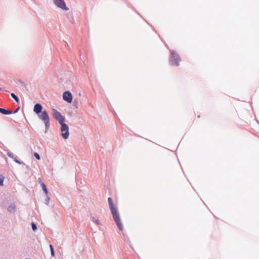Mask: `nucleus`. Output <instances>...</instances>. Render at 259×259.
I'll use <instances>...</instances> for the list:
<instances>
[{"label":"nucleus","instance_id":"14","mask_svg":"<svg viewBox=\"0 0 259 259\" xmlns=\"http://www.w3.org/2000/svg\"><path fill=\"white\" fill-rule=\"evenodd\" d=\"M14 161L19 164H25L23 161L19 160L16 157H15L13 159Z\"/></svg>","mask_w":259,"mask_h":259},{"label":"nucleus","instance_id":"4","mask_svg":"<svg viewBox=\"0 0 259 259\" xmlns=\"http://www.w3.org/2000/svg\"><path fill=\"white\" fill-rule=\"evenodd\" d=\"M53 116L58 121L59 123L63 122L65 121V118L62 115L60 112L57 111L56 109H53Z\"/></svg>","mask_w":259,"mask_h":259},{"label":"nucleus","instance_id":"20","mask_svg":"<svg viewBox=\"0 0 259 259\" xmlns=\"http://www.w3.org/2000/svg\"><path fill=\"white\" fill-rule=\"evenodd\" d=\"M92 221L98 225L100 224L99 221L98 220H96L94 217L92 218Z\"/></svg>","mask_w":259,"mask_h":259},{"label":"nucleus","instance_id":"17","mask_svg":"<svg viewBox=\"0 0 259 259\" xmlns=\"http://www.w3.org/2000/svg\"><path fill=\"white\" fill-rule=\"evenodd\" d=\"M31 227L32 230L34 231H36L37 229L36 225L33 222L31 223Z\"/></svg>","mask_w":259,"mask_h":259},{"label":"nucleus","instance_id":"7","mask_svg":"<svg viewBox=\"0 0 259 259\" xmlns=\"http://www.w3.org/2000/svg\"><path fill=\"white\" fill-rule=\"evenodd\" d=\"M36 115H37L39 119H40L42 121L49 119V114L46 110H43L41 111V112H40L39 114Z\"/></svg>","mask_w":259,"mask_h":259},{"label":"nucleus","instance_id":"5","mask_svg":"<svg viewBox=\"0 0 259 259\" xmlns=\"http://www.w3.org/2000/svg\"><path fill=\"white\" fill-rule=\"evenodd\" d=\"M53 2L57 7L63 10L68 11L69 10L64 0H53Z\"/></svg>","mask_w":259,"mask_h":259},{"label":"nucleus","instance_id":"15","mask_svg":"<svg viewBox=\"0 0 259 259\" xmlns=\"http://www.w3.org/2000/svg\"><path fill=\"white\" fill-rule=\"evenodd\" d=\"M50 250H51V255L53 256H55V252H54V250L53 245L52 244H50Z\"/></svg>","mask_w":259,"mask_h":259},{"label":"nucleus","instance_id":"26","mask_svg":"<svg viewBox=\"0 0 259 259\" xmlns=\"http://www.w3.org/2000/svg\"><path fill=\"white\" fill-rule=\"evenodd\" d=\"M25 259H27V258H25Z\"/></svg>","mask_w":259,"mask_h":259},{"label":"nucleus","instance_id":"8","mask_svg":"<svg viewBox=\"0 0 259 259\" xmlns=\"http://www.w3.org/2000/svg\"><path fill=\"white\" fill-rule=\"evenodd\" d=\"M43 107L40 103H36L34 105V108H33V112L36 114H39L40 112H41L42 111Z\"/></svg>","mask_w":259,"mask_h":259},{"label":"nucleus","instance_id":"1","mask_svg":"<svg viewBox=\"0 0 259 259\" xmlns=\"http://www.w3.org/2000/svg\"><path fill=\"white\" fill-rule=\"evenodd\" d=\"M108 202L114 221L116 225H117V227L118 228V229L120 231H122L123 230V225L120 221V218L118 210L115 207L113 200L111 197H108Z\"/></svg>","mask_w":259,"mask_h":259},{"label":"nucleus","instance_id":"10","mask_svg":"<svg viewBox=\"0 0 259 259\" xmlns=\"http://www.w3.org/2000/svg\"><path fill=\"white\" fill-rule=\"evenodd\" d=\"M8 211L10 213H14L16 210V205L14 203L10 205L8 207Z\"/></svg>","mask_w":259,"mask_h":259},{"label":"nucleus","instance_id":"9","mask_svg":"<svg viewBox=\"0 0 259 259\" xmlns=\"http://www.w3.org/2000/svg\"><path fill=\"white\" fill-rule=\"evenodd\" d=\"M0 113L4 115H9L12 114V110L0 107Z\"/></svg>","mask_w":259,"mask_h":259},{"label":"nucleus","instance_id":"3","mask_svg":"<svg viewBox=\"0 0 259 259\" xmlns=\"http://www.w3.org/2000/svg\"><path fill=\"white\" fill-rule=\"evenodd\" d=\"M59 123L61 125V131L62 132L61 136L63 139H67L69 135V126L67 124L64 123V121H63V122H61Z\"/></svg>","mask_w":259,"mask_h":259},{"label":"nucleus","instance_id":"24","mask_svg":"<svg viewBox=\"0 0 259 259\" xmlns=\"http://www.w3.org/2000/svg\"><path fill=\"white\" fill-rule=\"evenodd\" d=\"M20 82L21 83H22V84H23V83H24V82H23L21 81H20Z\"/></svg>","mask_w":259,"mask_h":259},{"label":"nucleus","instance_id":"2","mask_svg":"<svg viewBox=\"0 0 259 259\" xmlns=\"http://www.w3.org/2000/svg\"><path fill=\"white\" fill-rule=\"evenodd\" d=\"M181 59L179 55L173 50L170 51V56L169 58V61L171 65H175L178 66L180 65V62Z\"/></svg>","mask_w":259,"mask_h":259},{"label":"nucleus","instance_id":"18","mask_svg":"<svg viewBox=\"0 0 259 259\" xmlns=\"http://www.w3.org/2000/svg\"><path fill=\"white\" fill-rule=\"evenodd\" d=\"M34 157L37 159L40 160V156L39 154L37 152H34L33 154Z\"/></svg>","mask_w":259,"mask_h":259},{"label":"nucleus","instance_id":"11","mask_svg":"<svg viewBox=\"0 0 259 259\" xmlns=\"http://www.w3.org/2000/svg\"><path fill=\"white\" fill-rule=\"evenodd\" d=\"M44 122L45 124V133H47V131L50 126V119H48L47 120L44 121Z\"/></svg>","mask_w":259,"mask_h":259},{"label":"nucleus","instance_id":"25","mask_svg":"<svg viewBox=\"0 0 259 259\" xmlns=\"http://www.w3.org/2000/svg\"><path fill=\"white\" fill-rule=\"evenodd\" d=\"M2 90V89L0 88V90Z\"/></svg>","mask_w":259,"mask_h":259},{"label":"nucleus","instance_id":"19","mask_svg":"<svg viewBox=\"0 0 259 259\" xmlns=\"http://www.w3.org/2000/svg\"><path fill=\"white\" fill-rule=\"evenodd\" d=\"M7 155L9 157L12 158L13 159H14V158L15 157L14 154L11 153V152H7Z\"/></svg>","mask_w":259,"mask_h":259},{"label":"nucleus","instance_id":"12","mask_svg":"<svg viewBox=\"0 0 259 259\" xmlns=\"http://www.w3.org/2000/svg\"><path fill=\"white\" fill-rule=\"evenodd\" d=\"M40 186H41V188L42 189V190L45 192V193L46 195H48V189L47 188V187H46V185L43 182H41V184H40Z\"/></svg>","mask_w":259,"mask_h":259},{"label":"nucleus","instance_id":"22","mask_svg":"<svg viewBox=\"0 0 259 259\" xmlns=\"http://www.w3.org/2000/svg\"><path fill=\"white\" fill-rule=\"evenodd\" d=\"M49 200L50 198L48 196H47L46 199L45 200V203L46 204H48L49 203Z\"/></svg>","mask_w":259,"mask_h":259},{"label":"nucleus","instance_id":"21","mask_svg":"<svg viewBox=\"0 0 259 259\" xmlns=\"http://www.w3.org/2000/svg\"><path fill=\"white\" fill-rule=\"evenodd\" d=\"M20 110V107L18 106L14 111H12V113L15 114L18 112V111Z\"/></svg>","mask_w":259,"mask_h":259},{"label":"nucleus","instance_id":"6","mask_svg":"<svg viewBox=\"0 0 259 259\" xmlns=\"http://www.w3.org/2000/svg\"><path fill=\"white\" fill-rule=\"evenodd\" d=\"M63 99L69 103H71L72 101V96L71 93L69 91H65L63 94Z\"/></svg>","mask_w":259,"mask_h":259},{"label":"nucleus","instance_id":"23","mask_svg":"<svg viewBox=\"0 0 259 259\" xmlns=\"http://www.w3.org/2000/svg\"><path fill=\"white\" fill-rule=\"evenodd\" d=\"M77 102L75 100H74L73 103V105L75 106L76 108H77Z\"/></svg>","mask_w":259,"mask_h":259},{"label":"nucleus","instance_id":"16","mask_svg":"<svg viewBox=\"0 0 259 259\" xmlns=\"http://www.w3.org/2000/svg\"><path fill=\"white\" fill-rule=\"evenodd\" d=\"M4 177L2 175H0V186L4 185Z\"/></svg>","mask_w":259,"mask_h":259},{"label":"nucleus","instance_id":"13","mask_svg":"<svg viewBox=\"0 0 259 259\" xmlns=\"http://www.w3.org/2000/svg\"><path fill=\"white\" fill-rule=\"evenodd\" d=\"M11 96L13 99L15 100V101L18 103H20V101L19 98L14 94V93H11Z\"/></svg>","mask_w":259,"mask_h":259}]
</instances>
